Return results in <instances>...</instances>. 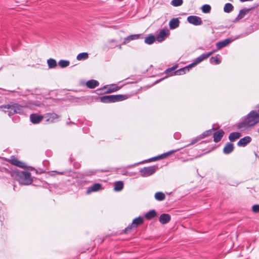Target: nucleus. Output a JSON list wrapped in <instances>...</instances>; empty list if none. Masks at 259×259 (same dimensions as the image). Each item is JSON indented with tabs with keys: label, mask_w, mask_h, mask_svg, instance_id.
I'll return each mask as SVG.
<instances>
[{
	"label": "nucleus",
	"mask_w": 259,
	"mask_h": 259,
	"mask_svg": "<svg viewBox=\"0 0 259 259\" xmlns=\"http://www.w3.org/2000/svg\"><path fill=\"white\" fill-rule=\"evenodd\" d=\"M259 122V114H247L236 124L237 128L240 131L249 129Z\"/></svg>",
	"instance_id": "1"
},
{
	"label": "nucleus",
	"mask_w": 259,
	"mask_h": 259,
	"mask_svg": "<svg viewBox=\"0 0 259 259\" xmlns=\"http://www.w3.org/2000/svg\"><path fill=\"white\" fill-rule=\"evenodd\" d=\"M60 117L59 114H30V120L33 124H37L45 119L46 123L56 122Z\"/></svg>",
	"instance_id": "2"
},
{
	"label": "nucleus",
	"mask_w": 259,
	"mask_h": 259,
	"mask_svg": "<svg viewBox=\"0 0 259 259\" xmlns=\"http://www.w3.org/2000/svg\"><path fill=\"white\" fill-rule=\"evenodd\" d=\"M16 179L21 185H29L31 184L33 179L31 177V173L28 171L16 170L14 171Z\"/></svg>",
	"instance_id": "3"
},
{
	"label": "nucleus",
	"mask_w": 259,
	"mask_h": 259,
	"mask_svg": "<svg viewBox=\"0 0 259 259\" xmlns=\"http://www.w3.org/2000/svg\"><path fill=\"white\" fill-rule=\"evenodd\" d=\"M128 98L126 95H105L100 97V101L103 103H114L123 101Z\"/></svg>",
	"instance_id": "4"
},
{
	"label": "nucleus",
	"mask_w": 259,
	"mask_h": 259,
	"mask_svg": "<svg viewBox=\"0 0 259 259\" xmlns=\"http://www.w3.org/2000/svg\"><path fill=\"white\" fill-rule=\"evenodd\" d=\"M158 169V165H154L141 168L139 172L142 177H148L155 174Z\"/></svg>",
	"instance_id": "5"
},
{
	"label": "nucleus",
	"mask_w": 259,
	"mask_h": 259,
	"mask_svg": "<svg viewBox=\"0 0 259 259\" xmlns=\"http://www.w3.org/2000/svg\"><path fill=\"white\" fill-rule=\"evenodd\" d=\"M144 223V218L143 217L139 216L135 219H134L132 223L128 225V226L126 227L124 230L122 231V232L127 234L131 230L133 229H136L139 226L143 224Z\"/></svg>",
	"instance_id": "6"
},
{
	"label": "nucleus",
	"mask_w": 259,
	"mask_h": 259,
	"mask_svg": "<svg viewBox=\"0 0 259 259\" xmlns=\"http://www.w3.org/2000/svg\"><path fill=\"white\" fill-rule=\"evenodd\" d=\"M214 131H215V128L214 127H212L210 130L205 131V132L202 133V134L200 135L199 136L196 137V138L192 140L190 143L185 146V147H188L190 145H193L195 143L198 142L199 141H200L201 139L210 136L211 134H213V132Z\"/></svg>",
	"instance_id": "7"
},
{
	"label": "nucleus",
	"mask_w": 259,
	"mask_h": 259,
	"mask_svg": "<svg viewBox=\"0 0 259 259\" xmlns=\"http://www.w3.org/2000/svg\"><path fill=\"white\" fill-rule=\"evenodd\" d=\"M3 111L6 112L5 109H11L13 110L15 113H18L22 109L23 107L17 103H12L11 104L4 105L1 106Z\"/></svg>",
	"instance_id": "8"
},
{
	"label": "nucleus",
	"mask_w": 259,
	"mask_h": 259,
	"mask_svg": "<svg viewBox=\"0 0 259 259\" xmlns=\"http://www.w3.org/2000/svg\"><path fill=\"white\" fill-rule=\"evenodd\" d=\"M10 163L15 166L19 167L21 168H27V166L25 163L19 161L14 156H12L10 159Z\"/></svg>",
	"instance_id": "9"
},
{
	"label": "nucleus",
	"mask_w": 259,
	"mask_h": 259,
	"mask_svg": "<svg viewBox=\"0 0 259 259\" xmlns=\"http://www.w3.org/2000/svg\"><path fill=\"white\" fill-rule=\"evenodd\" d=\"M188 22L194 25H200L202 23V21L200 17L196 16H190L187 18Z\"/></svg>",
	"instance_id": "10"
},
{
	"label": "nucleus",
	"mask_w": 259,
	"mask_h": 259,
	"mask_svg": "<svg viewBox=\"0 0 259 259\" xmlns=\"http://www.w3.org/2000/svg\"><path fill=\"white\" fill-rule=\"evenodd\" d=\"M252 140V139L249 136H245L242 138H241L237 142V146L238 147H245L248 144H249Z\"/></svg>",
	"instance_id": "11"
},
{
	"label": "nucleus",
	"mask_w": 259,
	"mask_h": 259,
	"mask_svg": "<svg viewBox=\"0 0 259 259\" xmlns=\"http://www.w3.org/2000/svg\"><path fill=\"white\" fill-rule=\"evenodd\" d=\"M212 134L213 141L215 143H218L221 140L225 134V132L222 129H220L218 131L214 132Z\"/></svg>",
	"instance_id": "12"
},
{
	"label": "nucleus",
	"mask_w": 259,
	"mask_h": 259,
	"mask_svg": "<svg viewBox=\"0 0 259 259\" xmlns=\"http://www.w3.org/2000/svg\"><path fill=\"white\" fill-rule=\"evenodd\" d=\"M214 52V51H212V52H208V53H206L202 54V55H201L200 56H199V57L196 58L195 59L194 61L196 63V64L197 65L198 64L200 63L202 61H203L204 60L207 59Z\"/></svg>",
	"instance_id": "13"
},
{
	"label": "nucleus",
	"mask_w": 259,
	"mask_h": 259,
	"mask_svg": "<svg viewBox=\"0 0 259 259\" xmlns=\"http://www.w3.org/2000/svg\"><path fill=\"white\" fill-rule=\"evenodd\" d=\"M169 34V30L167 29L161 30L156 37V39L159 42L162 41L165 37Z\"/></svg>",
	"instance_id": "14"
},
{
	"label": "nucleus",
	"mask_w": 259,
	"mask_h": 259,
	"mask_svg": "<svg viewBox=\"0 0 259 259\" xmlns=\"http://www.w3.org/2000/svg\"><path fill=\"white\" fill-rule=\"evenodd\" d=\"M142 36L141 34H132L124 38L123 41L122 43V45H125L126 44L128 43L131 40L138 39L140 38H142Z\"/></svg>",
	"instance_id": "15"
},
{
	"label": "nucleus",
	"mask_w": 259,
	"mask_h": 259,
	"mask_svg": "<svg viewBox=\"0 0 259 259\" xmlns=\"http://www.w3.org/2000/svg\"><path fill=\"white\" fill-rule=\"evenodd\" d=\"M171 217L168 213H162L159 218V221L162 224H166L169 223Z\"/></svg>",
	"instance_id": "16"
},
{
	"label": "nucleus",
	"mask_w": 259,
	"mask_h": 259,
	"mask_svg": "<svg viewBox=\"0 0 259 259\" xmlns=\"http://www.w3.org/2000/svg\"><path fill=\"white\" fill-rule=\"evenodd\" d=\"M234 149L233 144L231 142H228L226 144L223 148V152L225 154H230Z\"/></svg>",
	"instance_id": "17"
},
{
	"label": "nucleus",
	"mask_w": 259,
	"mask_h": 259,
	"mask_svg": "<svg viewBox=\"0 0 259 259\" xmlns=\"http://www.w3.org/2000/svg\"><path fill=\"white\" fill-rule=\"evenodd\" d=\"M231 41H232V40L231 39L227 38L222 41L218 42L216 44L217 50H219L222 49L223 48L225 47L228 44H229Z\"/></svg>",
	"instance_id": "18"
},
{
	"label": "nucleus",
	"mask_w": 259,
	"mask_h": 259,
	"mask_svg": "<svg viewBox=\"0 0 259 259\" xmlns=\"http://www.w3.org/2000/svg\"><path fill=\"white\" fill-rule=\"evenodd\" d=\"M180 21L178 18H172L169 22V26L170 29H174L179 26Z\"/></svg>",
	"instance_id": "19"
},
{
	"label": "nucleus",
	"mask_w": 259,
	"mask_h": 259,
	"mask_svg": "<svg viewBox=\"0 0 259 259\" xmlns=\"http://www.w3.org/2000/svg\"><path fill=\"white\" fill-rule=\"evenodd\" d=\"M241 137V133L239 132H232L229 134L228 138L231 142H233Z\"/></svg>",
	"instance_id": "20"
},
{
	"label": "nucleus",
	"mask_w": 259,
	"mask_h": 259,
	"mask_svg": "<svg viewBox=\"0 0 259 259\" xmlns=\"http://www.w3.org/2000/svg\"><path fill=\"white\" fill-rule=\"evenodd\" d=\"M99 84V82L97 80L92 79L88 80L86 82V85L88 88L94 89L98 87Z\"/></svg>",
	"instance_id": "21"
},
{
	"label": "nucleus",
	"mask_w": 259,
	"mask_h": 259,
	"mask_svg": "<svg viewBox=\"0 0 259 259\" xmlns=\"http://www.w3.org/2000/svg\"><path fill=\"white\" fill-rule=\"evenodd\" d=\"M102 189V184L100 183H95L92 187L89 188L87 192H96Z\"/></svg>",
	"instance_id": "22"
},
{
	"label": "nucleus",
	"mask_w": 259,
	"mask_h": 259,
	"mask_svg": "<svg viewBox=\"0 0 259 259\" xmlns=\"http://www.w3.org/2000/svg\"><path fill=\"white\" fill-rule=\"evenodd\" d=\"M156 216L157 213L155 210L154 209L150 210V211L146 213L145 214V218L148 220H152Z\"/></svg>",
	"instance_id": "23"
},
{
	"label": "nucleus",
	"mask_w": 259,
	"mask_h": 259,
	"mask_svg": "<svg viewBox=\"0 0 259 259\" xmlns=\"http://www.w3.org/2000/svg\"><path fill=\"white\" fill-rule=\"evenodd\" d=\"M123 183L121 181H117L114 183V190L115 191H120L123 188Z\"/></svg>",
	"instance_id": "24"
},
{
	"label": "nucleus",
	"mask_w": 259,
	"mask_h": 259,
	"mask_svg": "<svg viewBox=\"0 0 259 259\" xmlns=\"http://www.w3.org/2000/svg\"><path fill=\"white\" fill-rule=\"evenodd\" d=\"M178 67V65H175L170 68H167L165 71V73L167 76H172L175 75L174 72L176 71V69Z\"/></svg>",
	"instance_id": "25"
},
{
	"label": "nucleus",
	"mask_w": 259,
	"mask_h": 259,
	"mask_svg": "<svg viewBox=\"0 0 259 259\" xmlns=\"http://www.w3.org/2000/svg\"><path fill=\"white\" fill-rule=\"evenodd\" d=\"M117 41L114 39H110L107 40L106 42L107 47L108 48L113 49L116 47V43Z\"/></svg>",
	"instance_id": "26"
},
{
	"label": "nucleus",
	"mask_w": 259,
	"mask_h": 259,
	"mask_svg": "<svg viewBox=\"0 0 259 259\" xmlns=\"http://www.w3.org/2000/svg\"><path fill=\"white\" fill-rule=\"evenodd\" d=\"M155 199L158 201H162L165 199V195L161 192H157L155 194Z\"/></svg>",
	"instance_id": "27"
},
{
	"label": "nucleus",
	"mask_w": 259,
	"mask_h": 259,
	"mask_svg": "<svg viewBox=\"0 0 259 259\" xmlns=\"http://www.w3.org/2000/svg\"><path fill=\"white\" fill-rule=\"evenodd\" d=\"M248 12V10L243 9L240 11L239 14L236 18V21L239 20L243 18L246 13Z\"/></svg>",
	"instance_id": "28"
},
{
	"label": "nucleus",
	"mask_w": 259,
	"mask_h": 259,
	"mask_svg": "<svg viewBox=\"0 0 259 259\" xmlns=\"http://www.w3.org/2000/svg\"><path fill=\"white\" fill-rule=\"evenodd\" d=\"M47 63L49 68H54L57 65L56 61L55 59L52 58H50L47 60Z\"/></svg>",
	"instance_id": "29"
},
{
	"label": "nucleus",
	"mask_w": 259,
	"mask_h": 259,
	"mask_svg": "<svg viewBox=\"0 0 259 259\" xmlns=\"http://www.w3.org/2000/svg\"><path fill=\"white\" fill-rule=\"evenodd\" d=\"M155 37L153 35H150L145 39V42L148 45L152 44L155 40Z\"/></svg>",
	"instance_id": "30"
},
{
	"label": "nucleus",
	"mask_w": 259,
	"mask_h": 259,
	"mask_svg": "<svg viewBox=\"0 0 259 259\" xmlns=\"http://www.w3.org/2000/svg\"><path fill=\"white\" fill-rule=\"evenodd\" d=\"M89 57V54L87 53H79L76 57L78 60H86Z\"/></svg>",
	"instance_id": "31"
},
{
	"label": "nucleus",
	"mask_w": 259,
	"mask_h": 259,
	"mask_svg": "<svg viewBox=\"0 0 259 259\" xmlns=\"http://www.w3.org/2000/svg\"><path fill=\"white\" fill-rule=\"evenodd\" d=\"M234 7L231 3H227L225 4L224 11L226 13H230L233 10Z\"/></svg>",
	"instance_id": "32"
},
{
	"label": "nucleus",
	"mask_w": 259,
	"mask_h": 259,
	"mask_svg": "<svg viewBox=\"0 0 259 259\" xmlns=\"http://www.w3.org/2000/svg\"><path fill=\"white\" fill-rule=\"evenodd\" d=\"M58 64L60 67L65 68L69 65L70 62L67 60H61L59 61Z\"/></svg>",
	"instance_id": "33"
},
{
	"label": "nucleus",
	"mask_w": 259,
	"mask_h": 259,
	"mask_svg": "<svg viewBox=\"0 0 259 259\" xmlns=\"http://www.w3.org/2000/svg\"><path fill=\"white\" fill-rule=\"evenodd\" d=\"M202 11L204 13H208L211 10V7L209 5H204L201 8Z\"/></svg>",
	"instance_id": "34"
},
{
	"label": "nucleus",
	"mask_w": 259,
	"mask_h": 259,
	"mask_svg": "<svg viewBox=\"0 0 259 259\" xmlns=\"http://www.w3.org/2000/svg\"><path fill=\"white\" fill-rule=\"evenodd\" d=\"M210 62L211 64H219L221 63V60L217 56L212 57L210 59Z\"/></svg>",
	"instance_id": "35"
},
{
	"label": "nucleus",
	"mask_w": 259,
	"mask_h": 259,
	"mask_svg": "<svg viewBox=\"0 0 259 259\" xmlns=\"http://www.w3.org/2000/svg\"><path fill=\"white\" fill-rule=\"evenodd\" d=\"M186 72V69L185 68V67H183V68H182L180 69L176 70L174 72V74H175V75H181L185 74Z\"/></svg>",
	"instance_id": "36"
},
{
	"label": "nucleus",
	"mask_w": 259,
	"mask_h": 259,
	"mask_svg": "<svg viewBox=\"0 0 259 259\" xmlns=\"http://www.w3.org/2000/svg\"><path fill=\"white\" fill-rule=\"evenodd\" d=\"M8 115L14 122H18L20 120V117L17 114H8Z\"/></svg>",
	"instance_id": "37"
},
{
	"label": "nucleus",
	"mask_w": 259,
	"mask_h": 259,
	"mask_svg": "<svg viewBox=\"0 0 259 259\" xmlns=\"http://www.w3.org/2000/svg\"><path fill=\"white\" fill-rule=\"evenodd\" d=\"M183 2V0H172L171 2V4L175 7H178L182 5Z\"/></svg>",
	"instance_id": "38"
},
{
	"label": "nucleus",
	"mask_w": 259,
	"mask_h": 259,
	"mask_svg": "<svg viewBox=\"0 0 259 259\" xmlns=\"http://www.w3.org/2000/svg\"><path fill=\"white\" fill-rule=\"evenodd\" d=\"M180 149H176V150H170V151H169L167 152H165V153H164L162 154V155L164 158L166 157L167 156H169V155L172 154V153H174L175 152H177Z\"/></svg>",
	"instance_id": "39"
},
{
	"label": "nucleus",
	"mask_w": 259,
	"mask_h": 259,
	"mask_svg": "<svg viewBox=\"0 0 259 259\" xmlns=\"http://www.w3.org/2000/svg\"><path fill=\"white\" fill-rule=\"evenodd\" d=\"M196 65H197L196 63L195 62V61H194V62L191 64H190L189 65H188V66H186V67H184L186 69V72H188L189 71V70L193 67H194V66H195Z\"/></svg>",
	"instance_id": "40"
},
{
	"label": "nucleus",
	"mask_w": 259,
	"mask_h": 259,
	"mask_svg": "<svg viewBox=\"0 0 259 259\" xmlns=\"http://www.w3.org/2000/svg\"><path fill=\"white\" fill-rule=\"evenodd\" d=\"M118 87H115V86H112L111 87H110L108 90L106 91V92H108V93H111V92H115V91H117V90H118Z\"/></svg>",
	"instance_id": "41"
},
{
	"label": "nucleus",
	"mask_w": 259,
	"mask_h": 259,
	"mask_svg": "<svg viewBox=\"0 0 259 259\" xmlns=\"http://www.w3.org/2000/svg\"><path fill=\"white\" fill-rule=\"evenodd\" d=\"M252 210L255 213L259 212V204H254L252 206Z\"/></svg>",
	"instance_id": "42"
},
{
	"label": "nucleus",
	"mask_w": 259,
	"mask_h": 259,
	"mask_svg": "<svg viewBox=\"0 0 259 259\" xmlns=\"http://www.w3.org/2000/svg\"><path fill=\"white\" fill-rule=\"evenodd\" d=\"M95 171L94 170H87L84 172V175L87 176H92L95 174Z\"/></svg>",
	"instance_id": "43"
},
{
	"label": "nucleus",
	"mask_w": 259,
	"mask_h": 259,
	"mask_svg": "<svg viewBox=\"0 0 259 259\" xmlns=\"http://www.w3.org/2000/svg\"><path fill=\"white\" fill-rule=\"evenodd\" d=\"M174 138L176 140H179L181 138V134L179 132H176L174 134Z\"/></svg>",
	"instance_id": "44"
},
{
	"label": "nucleus",
	"mask_w": 259,
	"mask_h": 259,
	"mask_svg": "<svg viewBox=\"0 0 259 259\" xmlns=\"http://www.w3.org/2000/svg\"><path fill=\"white\" fill-rule=\"evenodd\" d=\"M157 160L156 156L150 158L146 160L147 162H151L152 161H155Z\"/></svg>",
	"instance_id": "45"
},
{
	"label": "nucleus",
	"mask_w": 259,
	"mask_h": 259,
	"mask_svg": "<svg viewBox=\"0 0 259 259\" xmlns=\"http://www.w3.org/2000/svg\"><path fill=\"white\" fill-rule=\"evenodd\" d=\"M156 158H157V160H158V159H163V158H164V157L162 155V154H161L160 155L157 156Z\"/></svg>",
	"instance_id": "46"
},
{
	"label": "nucleus",
	"mask_w": 259,
	"mask_h": 259,
	"mask_svg": "<svg viewBox=\"0 0 259 259\" xmlns=\"http://www.w3.org/2000/svg\"><path fill=\"white\" fill-rule=\"evenodd\" d=\"M53 172L57 173L58 174L62 175L63 174V172H59L56 170L53 171Z\"/></svg>",
	"instance_id": "47"
},
{
	"label": "nucleus",
	"mask_w": 259,
	"mask_h": 259,
	"mask_svg": "<svg viewBox=\"0 0 259 259\" xmlns=\"http://www.w3.org/2000/svg\"><path fill=\"white\" fill-rule=\"evenodd\" d=\"M249 113H251V114H253V113H257V112L255 111H254V110H252Z\"/></svg>",
	"instance_id": "48"
},
{
	"label": "nucleus",
	"mask_w": 259,
	"mask_h": 259,
	"mask_svg": "<svg viewBox=\"0 0 259 259\" xmlns=\"http://www.w3.org/2000/svg\"><path fill=\"white\" fill-rule=\"evenodd\" d=\"M122 44H121V45H118V46H117V45H116V47H118V48L119 49H122V47H121V46H122Z\"/></svg>",
	"instance_id": "49"
},
{
	"label": "nucleus",
	"mask_w": 259,
	"mask_h": 259,
	"mask_svg": "<svg viewBox=\"0 0 259 259\" xmlns=\"http://www.w3.org/2000/svg\"><path fill=\"white\" fill-rule=\"evenodd\" d=\"M164 78H161V79H160L159 80H157V81H156V82H157V83H158V82H160L161 80H162V79H163Z\"/></svg>",
	"instance_id": "50"
},
{
	"label": "nucleus",
	"mask_w": 259,
	"mask_h": 259,
	"mask_svg": "<svg viewBox=\"0 0 259 259\" xmlns=\"http://www.w3.org/2000/svg\"><path fill=\"white\" fill-rule=\"evenodd\" d=\"M204 154H200L199 155H198L197 156L195 157V158H198V157H200V156H201L202 155H203Z\"/></svg>",
	"instance_id": "51"
},
{
	"label": "nucleus",
	"mask_w": 259,
	"mask_h": 259,
	"mask_svg": "<svg viewBox=\"0 0 259 259\" xmlns=\"http://www.w3.org/2000/svg\"><path fill=\"white\" fill-rule=\"evenodd\" d=\"M104 241V239H101L100 242L101 243Z\"/></svg>",
	"instance_id": "52"
},
{
	"label": "nucleus",
	"mask_w": 259,
	"mask_h": 259,
	"mask_svg": "<svg viewBox=\"0 0 259 259\" xmlns=\"http://www.w3.org/2000/svg\"><path fill=\"white\" fill-rule=\"evenodd\" d=\"M255 155L256 157H257V158H258L259 156H258L257 154L255 152Z\"/></svg>",
	"instance_id": "53"
},
{
	"label": "nucleus",
	"mask_w": 259,
	"mask_h": 259,
	"mask_svg": "<svg viewBox=\"0 0 259 259\" xmlns=\"http://www.w3.org/2000/svg\"><path fill=\"white\" fill-rule=\"evenodd\" d=\"M192 158H190V159H188V160H184V161H188V160H192Z\"/></svg>",
	"instance_id": "54"
},
{
	"label": "nucleus",
	"mask_w": 259,
	"mask_h": 259,
	"mask_svg": "<svg viewBox=\"0 0 259 259\" xmlns=\"http://www.w3.org/2000/svg\"><path fill=\"white\" fill-rule=\"evenodd\" d=\"M70 122L72 123H73V124L75 123V122H74V121H70Z\"/></svg>",
	"instance_id": "55"
},
{
	"label": "nucleus",
	"mask_w": 259,
	"mask_h": 259,
	"mask_svg": "<svg viewBox=\"0 0 259 259\" xmlns=\"http://www.w3.org/2000/svg\"><path fill=\"white\" fill-rule=\"evenodd\" d=\"M206 141H203V142H202L201 143H206Z\"/></svg>",
	"instance_id": "56"
},
{
	"label": "nucleus",
	"mask_w": 259,
	"mask_h": 259,
	"mask_svg": "<svg viewBox=\"0 0 259 259\" xmlns=\"http://www.w3.org/2000/svg\"><path fill=\"white\" fill-rule=\"evenodd\" d=\"M257 111H258V113H259V106L258 107V110H257Z\"/></svg>",
	"instance_id": "57"
},
{
	"label": "nucleus",
	"mask_w": 259,
	"mask_h": 259,
	"mask_svg": "<svg viewBox=\"0 0 259 259\" xmlns=\"http://www.w3.org/2000/svg\"><path fill=\"white\" fill-rule=\"evenodd\" d=\"M45 172V171H44V170H42V171L40 172V173H43V172Z\"/></svg>",
	"instance_id": "58"
},
{
	"label": "nucleus",
	"mask_w": 259,
	"mask_h": 259,
	"mask_svg": "<svg viewBox=\"0 0 259 259\" xmlns=\"http://www.w3.org/2000/svg\"><path fill=\"white\" fill-rule=\"evenodd\" d=\"M126 172L125 173H123L122 174H123V175H126Z\"/></svg>",
	"instance_id": "59"
},
{
	"label": "nucleus",
	"mask_w": 259,
	"mask_h": 259,
	"mask_svg": "<svg viewBox=\"0 0 259 259\" xmlns=\"http://www.w3.org/2000/svg\"><path fill=\"white\" fill-rule=\"evenodd\" d=\"M30 168H31V169H33V168L32 167H30Z\"/></svg>",
	"instance_id": "60"
},
{
	"label": "nucleus",
	"mask_w": 259,
	"mask_h": 259,
	"mask_svg": "<svg viewBox=\"0 0 259 259\" xmlns=\"http://www.w3.org/2000/svg\"><path fill=\"white\" fill-rule=\"evenodd\" d=\"M258 159H259V156H258Z\"/></svg>",
	"instance_id": "61"
}]
</instances>
